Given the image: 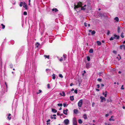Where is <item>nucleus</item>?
Here are the masks:
<instances>
[{"instance_id": "a18cd8bd", "label": "nucleus", "mask_w": 125, "mask_h": 125, "mask_svg": "<svg viewBox=\"0 0 125 125\" xmlns=\"http://www.w3.org/2000/svg\"><path fill=\"white\" fill-rule=\"evenodd\" d=\"M66 103H64L63 104V106L64 107H66Z\"/></svg>"}, {"instance_id": "0eeeda50", "label": "nucleus", "mask_w": 125, "mask_h": 125, "mask_svg": "<svg viewBox=\"0 0 125 125\" xmlns=\"http://www.w3.org/2000/svg\"><path fill=\"white\" fill-rule=\"evenodd\" d=\"M68 111V110L67 109H66L65 110H64L63 112V113L65 115H67L68 114L67 112Z\"/></svg>"}, {"instance_id": "c756f323", "label": "nucleus", "mask_w": 125, "mask_h": 125, "mask_svg": "<svg viewBox=\"0 0 125 125\" xmlns=\"http://www.w3.org/2000/svg\"><path fill=\"white\" fill-rule=\"evenodd\" d=\"M87 59L88 61L89 62L90 60V58L89 56H87Z\"/></svg>"}, {"instance_id": "20e7f679", "label": "nucleus", "mask_w": 125, "mask_h": 125, "mask_svg": "<svg viewBox=\"0 0 125 125\" xmlns=\"http://www.w3.org/2000/svg\"><path fill=\"white\" fill-rule=\"evenodd\" d=\"M100 99L101 100V102H103L104 101H106L105 98L101 96L100 97Z\"/></svg>"}, {"instance_id": "de8ad7c7", "label": "nucleus", "mask_w": 125, "mask_h": 125, "mask_svg": "<svg viewBox=\"0 0 125 125\" xmlns=\"http://www.w3.org/2000/svg\"><path fill=\"white\" fill-rule=\"evenodd\" d=\"M87 23H86L85 22L84 23V25L86 27L87 26Z\"/></svg>"}, {"instance_id": "9b49d317", "label": "nucleus", "mask_w": 125, "mask_h": 125, "mask_svg": "<svg viewBox=\"0 0 125 125\" xmlns=\"http://www.w3.org/2000/svg\"><path fill=\"white\" fill-rule=\"evenodd\" d=\"M11 115L10 114H8L7 118H8V119L9 120H10L11 118V117L10 116Z\"/></svg>"}, {"instance_id": "473e14b6", "label": "nucleus", "mask_w": 125, "mask_h": 125, "mask_svg": "<svg viewBox=\"0 0 125 125\" xmlns=\"http://www.w3.org/2000/svg\"><path fill=\"white\" fill-rule=\"evenodd\" d=\"M81 7V10H85V8H84V7L82 6Z\"/></svg>"}, {"instance_id": "f8f14e48", "label": "nucleus", "mask_w": 125, "mask_h": 125, "mask_svg": "<svg viewBox=\"0 0 125 125\" xmlns=\"http://www.w3.org/2000/svg\"><path fill=\"white\" fill-rule=\"evenodd\" d=\"M52 10L53 11H54L55 12H56L58 11V9L56 8H53L52 9Z\"/></svg>"}, {"instance_id": "a19ab883", "label": "nucleus", "mask_w": 125, "mask_h": 125, "mask_svg": "<svg viewBox=\"0 0 125 125\" xmlns=\"http://www.w3.org/2000/svg\"><path fill=\"white\" fill-rule=\"evenodd\" d=\"M110 31L109 30H108L107 32V35H109L110 33Z\"/></svg>"}, {"instance_id": "f257e3e1", "label": "nucleus", "mask_w": 125, "mask_h": 125, "mask_svg": "<svg viewBox=\"0 0 125 125\" xmlns=\"http://www.w3.org/2000/svg\"><path fill=\"white\" fill-rule=\"evenodd\" d=\"M82 3L81 2H79L77 3V5H76L75 4H74V9H76L79 7H81L82 6Z\"/></svg>"}, {"instance_id": "bb28decb", "label": "nucleus", "mask_w": 125, "mask_h": 125, "mask_svg": "<svg viewBox=\"0 0 125 125\" xmlns=\"http://www.w3.org/2000/svg\"><path fill=\"white\" fill-rule=\"evenodd\" d=\"M93 52V50L92 49H91L89 50V52L91 53H92Z\"/></svg>"}, {"instance_id": "2f4dec72", "label": "nucleus", "mask_w": 125, "mask_h": 125, "mask_svg": "<svg viewBox=\"0 0 125 125\" xmlns=\"http://www.w3.org/2000/svg\"><path fill=\"white\" fill-rule=\"evenodd\" d=\"M52 79H55V75L54 74H53L52 75Z\"/></svg>"}, {"instance_id": "f3484780", "label": "nucleus", "mask_w": 125, "mask_h": 125, "mask_svg": "<svg viewBox=\"0 0 125 125\" xmlns=\"http://www.w3.org/2000/svg\"><path fill=\"white\" fill-rule=\"evenodd\" d=\"M70 100L71 101H73V100L74 99V97H73V96H70Z\"/></svg>"}, {"instance_id": "7c9ffc66", "label": "nucleus", "mask_w": 125, "mask_h": 125, "mask_svg": "<svg viewBox=\"0 0 125 125\" xmlns=\"http://www.w3.org/2000/svg\"><path fill=\"white\" fill-rule=\"evenodd\" d=\"M1 26H2V28L3 29H4L5 27V25H3V24H1Z\"/></svg>"}, {"instance_id": "72a5a7b5", "label": "nucleus", "mask_w": 125, "mask_h": 125, "mask_svg": "<svg viewBox=\"0 0 125 125\" xmlns=\"http://www.w3.org/2000/svg\"><path fill=\"white\" fill-rule=\"evenodd\" d=\"M47 87L48 89L50 88V84H48L47 85Z\"/></svg>"}, {"instance_id": "3c124183", "label": "nucleus", "mask_w": 125, "mask_h": 125, "mask_svg": "<svg viewBox=\"0 0 125 125\" xmlns=\"http://www.w3.org/2000/svg\"><path fill=\"white\" fill-rule=\"evenodd\" d=\"M97 88H99L100 87V85L99 84H98L97 85Z\"/></svg>"}, {"instance_id": "8fccbe9b", "label": "nucleus", "mask_w": 125, "mask_h": 125, "mask_svg": "<svg viewBox=\"0 0 125 125\" xmlns=\"http://www.w3.org/2000/svg\"><path fill=\"white\" fill-rule=\"evenodd\" d=\"M113 52L114 53H116V52L115 50H114L113 51Z\"/></svg>"}, {"instance_id": "412c9836", "label": "nucleus", "mask_w": 125, "mask_h": 125, "mask_svg": "<svg viewBox=\"0 0 125 125\" xmlns=\"http://www.w3.org/2000/svg\"><path fill=\"white\" fill-rule=\"evenodd\" d=\"M78 123L80 124H81L82 123V121L81 119H79L78 120Z\"/></svg>"}, {"instance_id": "6e6d98bb", "label": "nucleus", "mask_w": 125, "mask_h": 125, "mask_svg": "<svg viewBox=\"0 0 125 125\" xmlns=\"http://www.w3.org/2000/svg\"><path fill=\"white\" fill-rule=\"evenodd\" d=\"M109 115L108 114H106V115H105V116L106 117H107V116H109Z\"/></svg>"}, {"instance_id": "393cba45", "label": "nucleus", "mask_w": 125, "mask_h": 125, "mask_svg": "<svg viewBox=\"0 0 125 125\" xmlns=\"http://www.w3.org/2000/svg\"><path fill=\"white\" fill-rule=\"evenodd\" d=\"M95 33V32L94 31H93L91 32V34L92 35H94Z\"/></svg>"}, {"instance_id": "680f3d73", "label": "nucleus", "mask_w": 125, "mask_h": 125, "mask_svg": "<svg viewBox=\"0 0 125 125\" xmlns=\"http://www.w3.org/2000/svg\"><path fill=\"white\" fill-rule=\"evenodd\" d=\"M74 90V89L73 88H72V89H71V91H73Z\"/></svg>"}, {"instance_id": "dca6fc26", "label": "nucleus", "mask_w": 125, "mask_h": 125, "mask_svg": "<svg viewBox=\"0 0 125 125\" xmlns=\"http://www.w3.org/2000/svg\"><path fill=\"white\" fill-rule=\"evenodd\" d=\"M115 20L116 21L118 22L119 21V19L118 17H116L115 18Z\"/></svg>"}, {"instance_id": "aec40b11", "label": "nucleus", "mask_w": 125, "mask_h": 125, "mask_svg": "<svg viewBox=\"0 0 125 125\" xmlns=\"http://www.w3.org/2000/svg\"><path fill=\"white\" fill-rule=\"evenodd\" d=\"M52 111L54 113H56L57 112V111L54 109L52 108Z\"/></svg>"}, {"instance_id": "0e129e2a", "label": "nucleus", "mask_w": 125, "mask_h": 125, "mask_svg": "<svg viewBox=\"0 0 125 125\" xmlns=\"http://www.w3.org/2000/svg\"><path fill=\"white\" fill-rule=\"evenodd\" d=\"M109 120L110 121H111L112 120V119L111 118H110L109 119Z\"/></svg>"}, {"instance_id": "338daca9", "label": "nucleus", "mask_w": 125, "mask_h": 125, "mask_svg": "<svg viewBox=\"0 0 125 125\" xmlns=\"http://www.w3.org/2000/svg\"><path fill=\"white\" fill-rule=\"evenodd\" d=\"M104 124H105V125H108V124H107L106 122H105V123H104Z\"/></svg>"}, {"instance_id": "c03bdc74", "label": "nucleus", "mask_w": 125, "mask_h": 125, "mask_svg": "<svg viewBox=\"0 0 125 125\" xmlns=\"http://www.w3.org/2000/svg\"><path fill=\"white\" fill-rule=\"evenodd\" d=\"M94 104H95V103L94 102H93L92 103V106L93 107L94 105Z\"/></svg>"}, {"instance_id": "4be33fe9", "label": "nucleus", "mask_w": 125, "mask_h": 125, "mask_svg": "<svg viewBox=\"0 0 125 125\" xmlns=\"http://www.w3.org/2000/svg\"><path fill=\"white\" fill-rule=\"evenodd\" d=\"M2 62L1 60H0V68H1L2 67Z\"/></svg>"}, {"instance_id": "a878e982", "label": "nucleus", "mask_w": 125, "mask_h": 125, "mask_svg": "<svg viewBox=\"0 0 125 125\" xmlns=\"http://www.w3.org/2000/svg\"><path fill=\"white\" fill-rule=\"evenodd\" d=\"M123 34H124V33L123 32H122L121 34V36L122 38H124V36L123 35Z\"/></svg>"}, {"instance_id": "ea45409f", "label": "nucleus", "mask_w": 125, "mask_h": 125, "mask_svg": "<svg viewBox=\"0 0 125 125\" xmlns=\"http://www.w3.org/2000/svg\"><path fill=\"white\" fill-rule=\"evenodd\" d=\"M59 76L62 78L63 77V76H62V75L61 74H60L59 75Z\"/></svg>"}, {"instance_id": "ddd939ff", "label": "nucleus", "mask_w": 125, "mask_h": 125, "mask_svg": "<svg viewBox=\"0 0 125 125\" xmlns=\"http://www.w3.org/2000/svg\"><path fill=\"white\" fill-rule=\"evenodd\" d=\"M73 112L74 114H77L78 112V110L77 109H74L73 110Z\"/></svg>"}, {"instance_id": "39448f33", "label": "nucleus", "mask_w": 125, "mask_h": 125, "mask_svg": "<svg viewBox=\"0 0 125 125\" xmlns=\"http://www.w3.org/2000/svg\"><path fill=\"white\" fill-rule=\"evenodd\" d=\"M23 7L25 8L27 10L28 8L27 5V4L24 2H23Z\"/></svg>"}, {"instance_id": "49530a36", "label": "nucleus", "mask_w": 125, "mask_h": 125, "mask_svg": "<svg viewBox=\"0 0 125 125\" xmlns=\"http://www.w3.org/2000/svg\"><path fill=\"white\" fill-rule=\"evenodd\" d=\"M63 57L64 59V60H65V59L66 58V56L65 55V54H63Z\"/></svg>"}, {"instance_id": "5701e85b", "label": "nucleus", "mask_w": 125, "mask_h": 125, "mask_svg": "<svg viewBox=\"0 0 125 125\" xmlns=\"http://www.w3.org/2000/svg\"><path fill=\"white\" fill-rule=\"evenodd\" d=\"M44 57L45 58H47V59H49V55H44Z\"/></svg>"}, {"instance_id": "c85d7f7f", "label": "nucleus", "mask_w": 125, "mask_h": 125, "mask_svg": "<svg viewBox=\"0 0 125 125\" xmlns=\"http://www.w3.org/2000/svg\"><path fill=\"white\" fill-rule=\"evenodd\" d=\"M39 45L40 44L38 42H37L36 44V46L37 47H38Z\"/></svg>"}, {"instance_id": "09e8293b", "label": "nucleus", "mask_w": 125, "mask_h": 125, "mask_svg": "<svg viewBox=\"0 0 125 125\" xmlns=\"http://www.w3.org/2000/svg\"><path fill=\"white\" fill-rule=\"evenodd\" d=\"M59 60L61 62V61H62L63 60L62 58H61L60 59H59Z\"/></svg>"}, {"instance_id": "1a4fd4ad", "label": "nucleus", "mask_w": 125, "mask_h": 125, "mask_svg": "<svg viewBox=\"0 0 125 125\" xmlns=\"http://www.w3.org/2000/svg\"><path fill=\"white\" fill-rule=\"evenodd\" d=\"M114 36H115V38H116V39H119V37H120V36H119L117 35L116 34H114Z\"/></svg>"}, {"instance_id": "69168bd1", "label": "nucleus", "mask_w": 125, "mask_h": 125, "mask_svg": "<svg viewBox=\"0 0 125 125\" xmlns=\"http://www.w3.org/2000/svg\"><path fill=\"white\" fill-rule=\"evenodd\" d=\"M116 58H117V59H118V60H119L120 59V58H119H119L118 57H116Z\"/></svg>"}, {"instance_id": "6ab92c4d", "label": "nucleus", "mask_w": 125, "mask_h": 125, "mask_svg": "<svg viewBox=\"0 0 125 125\" xmlns=\"http://www.w3.org/2000/svg\"><path fill=\"white\" fill-rule=\"evenodd\" d=\"M105 93H104V92H103V95H104V96L105 97H106L107 96V92L106 91H105Z\"/></svg>"}, {"instance_id": "58836bf2", "label": "nucleus", "mask_w": 125, "mask_h": 125, "mask_svg": "<svg viewBox=\"0 0 125 125\" xmlns=\"http://www.w3.org/2000/svg\"><path fill=\"white\" fill-rule=\"evenodd\" d=\"M27 14V12L26 11H24V12L23 13V14L24 15H26Z\"/></svg>"}, {"instance_id": "5fc2aeb1", "label": "nucleus", "mask_w": 125, "mask_h": 125, "mask_svg": "<svg viewBox=\"0 0 125 125\" xmlns=\"http://www.w3.org/2000/svg\"><path fill=\"white\" fill-rule=\"evenodd\" d=\"M50 119H48L47 121V123H48L49 122H50Z\"/></svg>"}, {"instance_id": "4d7b16f0", "label": "nucleus", "mask_w": 125, "mask_h": 125, "mask_svg": "<svg viewBox=\"0 0 125 125\" xmlns=\"http://www.w3.org/2000/svg\"><path fill=\"white\" fill-rule=\"evenodd\" d=\"M86 66L87 68H88V63L86 64Z\"/></svg>"}, {"instance_id": "6e6552de", "label": "nucleus", "mask_w": 125, "mask_h": 125, "mask_svg": "<svg viewBox=\"0 0 125 125\" xmlns=\"http://www.w3.org/2000/svg\"><path fill=\"white\" fill-rule=\"evenodd\" d=\"M120 48L121 49H122L123 48L124 50L125 49V46L124 45H123L120 46Z\"/></svg>"}, {"instance_id": "b1692460", "label": "nucleus", "mask_w": 125, "mask_h": 125, "mask_svg": "<svg viewBox=\"0 0 125 125\" xmlns=\"http://www.w3.org/2000/svg\"><path fill=\"white\" fill-rule=\"evenodd\" d=\"M120 28L119 27H118L117 28V32L118 33H119L120 32Z\"/></svg>"}, {"instance_id": "e433bc0d", "label": "nucleus", "mask_w": 125, "mask_h": 125, "mask_svg": "<svg viewBox=\"0 0 125 125\" xmlns=\"http://www.w3.org/2000/svg\"><path fill=\"white\" fill-rule=\"evenodd\" d=\"M58 105L59 106H62V104H58Z\"/></svg>"}, {"instance_id": "7ed1b4c3", "label": "nucleus", "mask_w": 125, "mask_h": 125, "mask_svg": "<svg viewBox=\"0 0 125 125\" xmlns=\"http://www.w3.org/2000/svg\"><path fill=\"white\" fill-rule=\"evenodd\" d=\"M73 125H77V121L76 118H74L73 119Z\"/></svg>"}, {"instance_id": "4c0bfd02", "label": "nucleus", "mask_w": 125, "mask_h": 125, "mask_svg": "<svg viewBox=\"0 0 125 125\" xmlns=\"http://www.w3.org/2000/svg\"><path fill=\"white\" fill-rule=\"evenodd\" d=\"M74 92L76 94H77V89H75L74 91Z\"/></svg>"}, {"instance_id": "37998d69", "label": "nucleus", "mask_w": 125, "mask_h": 125, "mask_svg": "<svg viewBox=\"0 0 125 125\" xmlns=\"http://www.w3.org/2000/svg\"><path fill=\"white\" fill-rule=\"evenodd\" d=\"M123 86H124L123 85H122L121 86V89H124V88L123 87Z\"/></svg>"}, {"instance_id": "e2e57ef3", "label": "nucleus", "mask_w": 125, "mask_h": 125, "mask_svg": "<svg viewBox=\"0 0 125 125\" xmlns=\"http://www.w3.org/2000/svg\"><path fill=\"white\" fill-rule=\"evenodd\" d=\"M101 85L102 86V87H103L104 86V84H101Z\"/></svg>"}, {"instance_id": "cd10ccee", "label": "nucleus", "mask_w": 125, "mask_h": 125, "mask_svg": "<svg viewBox=\"0 0 125 125\" xmlns=\"http://www.w3.org/2000/svg\"><path fill=\"white\" fill-rule=\"evenodd\" d=\"M23 2H20V7H21L22 6V5H23Z\"/></svg>"}, {"instance_id": "f03ea898", "label": "nucleus", "mask_w": 125, "mask_h": 125, "mask_svg": "<svg viewBox=\"0 0 125 125\" xmlns=\"http://www.w3.org/2000/svg\"><path fill=\"white\" fill-rule=\"evenodd\" d=\"M83 103V100L82 99L80 100L78 102V105L79 107H81L82 106Z\"/></svg>"}, {"instance_id": "603ef678", "label": "nucleus", "mask_w": 125, "mask_h": 125, "mask_svg": "<svg viewBox=\"0 0 125 125\" xmlns=\"http://www.w3.org/2000/svg\"><path fill=\"white\" fill-rule=\"evenodd\" d=\"M118 56L119 57V58H120V59H121V56H120V55L119 54H118Z\"/></svg>"}, {"instance_id": "423d86ee", "label": "nucleus", "mask_w": 125, "mask_h": 125, "mask_svg": "<svg viewBox=\"0 0 125 125\" xmlns=\"http://www.w3.org/2000/svg\"><path fill=\"white\" fill-rule=\"evenodd\" d=\"M64 122L66 125H67L69 123V120L68 119H66L64 120Z\"/></svg>"}, {"instance_id": "f704fd0d", "label": "nucleus", "mask_w": 125, "mask_h": 125, "mask_svg": "<svg viewBox=\"0 0 125 125\" xmlns=\"http://www.w3.org/2000/svg\"><path fill=\"white\" fill-rule=\"evenodd\" d=\"M42 91L41 90H39V92H37V94H40V93H41L42 92Z\"/></svg>"}, {"instance_id": "13d9d810", "label": "nucleus", "mask_w": 125, "mask_h": 125, "mask_svg": "<svg viewBox=\"0 0 125 125\" xmlns=\"http://www.w3.org/2000/svg\"><path fill=\"white\" fill-rule=\"evenodd\" d=\"M73 85V83H70V86H72Z\"/></svg>"}, {"instance_id": "052dcab7", "label": "nucleus", "mask_w": 125, "mask_h": 125, "mask_svg": "<svg viewBox=\"0 0 125 125\" xmlns=\"http://www.w3.org/2000/svg\"><path fill=\"white\" fill-rule=\"evenodd\" d=\"M88 31H89V32H92V30H89Z\"/></svg>"}, {"instance_id": "2eb2a0df", "label": "nucleus", "mask_w": 125, "mask_h": 125, "mask_svg": "<svg viewBox=\"0 0 125 125\" xmlns=\"http://www.w3.org/2000/svg\"><path fill=\"white\" fill-rule=\"evenodd\" d=\"M83 117L84 119H87V115L85 114H84L83 115Z\"/></svg>"}, {"instance_id": "a211bd4d", "label": "nucleus", "mask_w": 125, "mask_h": 125, "mask_svg": "<svg viewBox=\"0 0 125 125\" xmlns=\"http://www.w3.org/2000/svg\"><path fill=\"white\" fill-rule=\"evenodd\" d=\"M116 38H115V36L114 37H112L110 39V41L113 40L114 39H116Z\"/></svg>"}, {"instance_id": "4468645a", "label": "nucleus", "mask_w": 125, "mask_h": 125, "mask_svg": "<svg viewBox=\"0 0 125 125\" xmlns=\"http://www.w3.org/2000/svg\"><path fill=\"white\" fill-rule=\"evenodd\" d=\"M97 43L98 45L100 46L101 44V42L99 41H97Z\"/></svg>"}, {"instance_id": "864d4df0", "label": "nucleus", "mask_w": 125, "mask_h": 125, "mask_svg": "<svg viewBox=\"0 0 125 125\" xmlns=\"http://www.w3.org/2000/svg\"><path fill=\"white\" fill-rule=\"evenodd\" d=\"M57 115H60V112H58L57 113Z\"/></svg>"}, {"instance_id": "9d476101", "label": "nucleus", "mask_w": 125, "mask_h": 125, "mask_svg": "<svg viewBox=\"0 0 125 125\" xmlns=\"http://www.w3.org/2000/svg\"><path fill=\"white\" fill-rule=\"evenodd\" d=\"M60 94L61 95L63 96H65V93L63 91L61 93H60Z\"/></svg>"}, {"instance_id": "79ce46f5", "label": "nucleus", "mask_w": 125, "mask_h": 125, "mask_svg": "<svg viewBox=\"0 0 125 125\" xmlns=\"http://www.w3.org/2000/svg\"><path fill=\"white\" fill-rule=\"evenodd\" d=\"M97 80L98 81L100 82L102 81V79H100V78H99V79H98Z\"/></svg>"}, {"instance_id": "774afa93", "label": "nucleus", "mask_w": 125, "mask_h": 125, "mask_svg": "<svg viewBox=\"0 0 125 125\" xmlns=\"http://www.w3.org/2000/svg\"><path fill=\"white\" fill-rule=\"evenodd\" d=\"M102 42L103 43H104V40H102Z\"/></svg>"}, {"instance_id": "c9c22d12", "label": "nucleus", "mask_w": 125, "mask_h": 125, "mask_svg": "<svg viewBox=\"0 0 125 125\" xmlns=\"http://www.w3.org/2000/svg\"><path fill=\"white\" fill-rule=\"evenodd\" d=\"M5 85H6V88L7 89L8 88V85H7V83H6V82H5Z\"/></svg>"}, {"instance_id": "bf43d9fd", "label": "nucleus", "mask_w": 125, "mask_h": 125, "mask_svg": "<svg viewBox=\"0 0 125 125\" xmlns=\"http://www.w3.org/2000/svg\"><path fill=\"white\" fill-rule=\"evenodd\" d=\"M96 90L97 91H99V89H96Z\"/></svg>"}]
</instances>
